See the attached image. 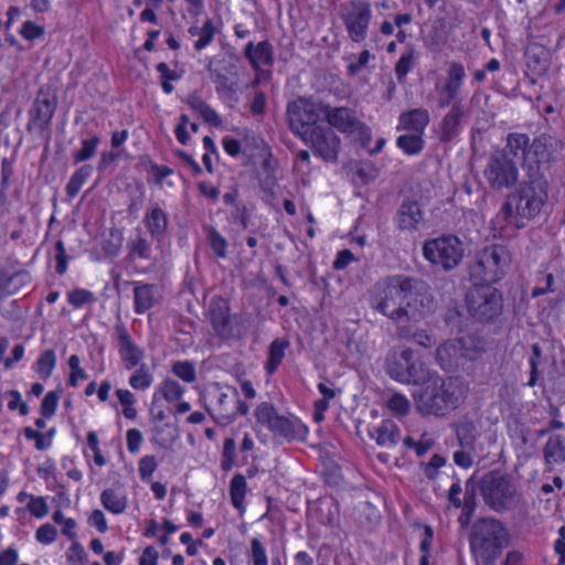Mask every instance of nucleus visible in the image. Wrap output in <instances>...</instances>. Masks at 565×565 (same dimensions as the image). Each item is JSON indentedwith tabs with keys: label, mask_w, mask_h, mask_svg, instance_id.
<instances>
[{
	"label": "nucleus",
	"mask_w": 565,
	"mask_h": 565,
	"mask_svg": "<svg viewBox=\"0 0 565 565\" xmlns=\"http://www.w3.org/2000/svg\"><path fill=\"white\" fill-rule=\"evenodd\" d=\"M370 305L395 327L402 322H420L435 310L429 287L423 280L406 275L380 279L370 291Z\"/></svg>",
	"instance_id": "obj_1"
},
{
	"label": "nucleus",
	"mask_w": 565,
	"mask_h": 565,
	"mask_svg": "<svg viewBox=\"0 0 565 565\" xmlns=\"http://www.w3.org/2000/svg\"><path fill=\"white\" fill-rule=\"evenodd\" d=\"M548 196L546 177L525 174L512 192L505 196L498 218L518 228L525 226L524 221L534 218L541 212Z\"/></svg>",
	"instance_id": "obj_2"
},
{
	"label": "nucleus",
	"mask_w": 565,
	"mask_h": 565,
	"mask_svg": "<svg viewBox=\"0 0 565 565\" xmlns=\"http://www.w3.org/2000/svg\"><path fill=\"white\" fill-rule=\"evenodd\" d=\"M468 541L476 565H494L510 545L511 534L500 520L483 516L471 524Z\"/></svg>",
	"instance_id": "obj_3"
},
{
	"label": "nucleus",
	"mask_w": 565,
	"mask_h": 565,
	"mask_svg": "<svg viewBox=\"0 0 565 565\" xmlns=\"http://www.w3.org/2000/svg\"><path fill=\"white\" fill-rule=\"evenodd\" d=\"M467 382L459 376H447L422 388L416 397L417 409L425 415L445 416L463 403Z\"/></svg>",
	"instance_id": "obj_4"
},
{
	"label": "nucleus",
	"mask_w": 565,
	"mask_h": 565,
	"mask_svg": "<svg viewBox=\"0 0 565 565\" xmlns=\"http://www.w3.org/2000/svg\"><path fill=\"white\" fill-rule=\"evenodd\" d=\"M465 302L468 315L480 323L497 321L504 308L502 291L490 284H476L470 287Z\"/></svg>",
	"instance_id": "obj_5"
},
{
	"label": "nucleus",
	"mask_w": 565,
	"mask_h": 565,
	"mask_svg": "<svg viewBox=\"0 0 565 565\" xmlns=\"http://www.w3.org/2000/svg\"><path fill=\"white\" fill-rule=\"evenodd\" d=\"M387 375L403 384H418L428 376L424 363L416 359L411 348H393L388 351L384 363Z\"/></svg>",
	"instance_id": "obj_6"
},
{
	"label": "nucleus",
	"mask_w": 565,
	"mask_h": 565,
	"mask_svg": "<svg viewBox=\"0 0 565 565\" xmlns=\"http://www.w3.org/2000/svg\"><path fill=\"white\" fill-rule=\"evenodd\" d=\"M477 483L484 503L491 510L502 512L510 508L516 487L508 475L492 470L483 475Z\"/></svg>",
	"instance_id": "obj_7"
},
{
	"label": "nucleus",
	"mask_w": 565,
	"mask_h": 565,
	"mask_svg": "<svg viewBox=\"0 0 565 565\" xmlns=\"http://www.w3.org/2000/svg\"><path fill=\"white\" fill-rule=\"evenodd\" d=\"M510 260L505 246L500 244L486 246L477 254L471 274L482 280V284L492 285L505 276Z\"/></svg>",
	"instance_id": "obj_8"
},
{
	"label": "nucleus",
	"mask_w": 565,
	"mask_h": 565,
	"mask_svg": "<svg viewBox=\"0 0 565 565\" xmlns=\"http://www.w3.org/2000/svg\"><path fill=\"white\" fill-rule=\"evenodd\" d=\"M423 254L429 263L449 271L461 263L463 245L455 235H441L427 241L423 246Z\"/></svg>",
	"instance_id": "obj_9"
},
{
	"label": "nucleus",
	"mask_w": 565,
	"mask_h": 565,
	"mask_svg": "<svg viewBox=\"0 0 565 565\" xmlns=\"http://www.w3.org/2000/svg\"><path fill=\"white\" fill-rule=\"evenodd\" d=\"M483 177L489 188L495 192L513 189L520 183L516 161L494 151L487 159Z\"/></svg>",
	"instance_id": "obj_10"
},
{
	"label": "nucleus",
	"mask_w": 565,
	"mask_h": 565,
	"mask_svg": "<svg viewBox=\"0 0 565 565\" xmlns=\"http://www.w3.org/2000/svg\"><path fill=\"white\" fill-rule=\"evenodd\" d=\"M562 148V141L548 135H541L530 141L527 174L545 177L548 164L558 159Z\"/></svg>",
	"instance_id": "obj_11"
},
{
	"label": "nucleus",
	"mask_w": 565,
	"mask_h": 565,
	"mask_svg": "<svg viewBox=\"0 0 565 565\" xmlns=\"http://www.w3.org/2000/svg\"><path fill=\"white\" fill-rule=\"evenodd\" d=\"M340 18L345 26L349 38L360 43L367 36L372 19L371 3L365 0H350L340 6Z\"/></svg>",
	"instance_id": "obj_12"
},
{
	"label": "nucleus",
	"mask_w": 565,
	"mask_h": 565,
	"mask_svg": "<svg viewBox=\"0 0 565 565\" xmlns=\"http://www.w3.org/2000/svg\"><path fill=\"white\" fill-rule=\"evenodd\" d=\"M320 108L313 102L306 98H298L288 104L287 119L290 129L299 135L301 139L308 136L316 127L320 118Z\"/></svg>",
	"instance_id": "obj_13"
},
{
	"label": "nucleus",
	"mask_w": 565,
	"mask_h": 565,
	"mask_svg": "<svg viewBox=\"0 0 565 565\" xmlns=\"http://www.w3.org/2000/svg\"><path fill=\"white\" fill-rule=\"evenodd\" d=\"M310 143L315 153L324 161L335 162L340 151V138L329 126L316 127L308 136L302 139Z\"/></svg>",
	"instance_id": "obj_14"
},
{
	"label": "nucleus",
	"mask_w": 565,
	"mask_h": 565,
	"mask_svg": "<svg viewBox=\"0 0 565 565\" xmlns=\"http://www.w3.org/2000/svg\"><path fill=\"white\" fill-rule=\"evenodd\" d=\"M56 105V96L41 88L30 109L28 131H32L33 129H38L40 132L45 131L55 114Z\"/></svg>",
	"instance_id": "obj_15"
},
{
	"label": "nucleus",
	"mask_w": 565,
	"mask_h": 565,
	"mask_svg": "<svg viewBox=\"0 0 565 565\" xmlns=\"http://www.w3.org/2000/svg\"><path fill=\"white\" fill-rule=\"evenodd\" d=\"M324 115L329 127H334L342 132H359L366 140L371 139L370 129L361 122L354 111L347 107L324 108Z\"/></svg>",
	"instance_id": "obj_16"
},
{
	"label": "nucleus",
	"mask_w": 565,
	"mask_h": 565,
	"mask_svg": "<svg viewBox=\"0 0 565 565\" xmlns=\"http://www.w3.org/2000/svg\"><path fill=\"white\" fill-rule=\"evenodd\" d=\"M209 317L215 333L222 339L233 337L230 305L222 297H214L209 305Z\"/></svg>",
	"instance_id": "obj_17"
},
{
	"label": "nucleus",
	"mask_w": 565,
	"mask_h": 565,
	"mask_svg": "<svg viewBox=\"0 0 565 565\" xmlns=\"http://www.w3.org/2000/svg\"><path fill=\"white\" fill-rule=\"evenodd\" d=\"M115 333L118 341V352L127 370L139 365L143 359V351L135 343L124 323L115 326Z\"/></svg>",
	"instance_id": "obj_18"
},
{
	"label": "nucleus",
	"mask_w": 565,
	"mask_h": 565,
	"mask_svg": "<svg viewBox=\"0 0 565 565\" xmlns=\"http://www.w3.org/2000/svg\"><path fill=\"white\" fill-rule=\"evenodd\" d=\"M424 221V211L415 199L405 198L399 204L395 222L401 231H417Z\"/></svg>",
	"instance_id": "obj_19"
},
{
	"label": "nucleus",
	"mask_w": 565,
	"mask_h": 565,
	"mask_svg": "<svg viewBox=\"0 0 565 565\" xmlns=\"http://www.w3.org/2000/svg\"><path fill=\"white\" fill-rule=\"evenodd\" d=\"M468 114V107L463 103H455L444 116L439 126V140L447 143L454 140L461 131V122Z\"/></svg>",
	"instance_id": "obj_20"
},
{
	"label": "nucleus",
	"mask_w": 565,
	"mask_h": 565,
	"mask_svg": "<svg viewBox=\"0 0 565 565\" xmlns=\"http://www.w3.org/2000/svg\"><path fill=\"white\" fill-rule=\"evenodd\" d=\"M530 148V137L526 134L510 132L507 136L505 146L502 149L495 150L498 154H505L510 160L521 158L522 167L527 174V152Z\"/></svg>",
	"instance_id": "obj_21"
},
{
	"label": "nucleus",
	"mask_w": 565,
	"mask_h": 565,
	"mask_svg": "<svg viewBox=\"0 0 565 565\" xmlns=\"http://www.w3.org/2000/svg\"><path fill=\"white\" fill-rule=\"evenodd\" d=\"M31 282V276L26 270L10 273L0 268V300L7 296L24 291Z\"/></svg>",
	"instance_id": "obj_22"
},
{
	"label": "nucleus",
	"mask_w": 565,
	"mask_h": 565,
	"mask_svg": "<svg viewBox=\"0 0 565 565\" xmlns=\"http://www.w3.org/2000/svg\"><path fill=\"white\" fill-rule=\"evenodd\" d=\"M376 444L388 450L397 446L402 440V433L396 423L391 419L383 420L377 427L369 433Z\"/></svg>",
	"instance_id": "obj_23"
},
{
	"label": "nucleus",
	"mask_w": 565,
	"mask_h": 565,
	"mask_svg": "<svg viewBox=\"0 0 565 565\" xmlns=\"http://www.w3.org/2000/svg\"><path fill=\"white\" fill-rule=\"evenodd\" d=\"M456 339L448 340L436 350V361L445 372H454L462 367L460 349Z\"/></svg>",
	"instance_id": "obj_24"
},
{
	"label": "nucleus",
	"mask_w": 565,
	"mask_h": 565,
	"mask_svg": "<svg viewBox=\"0 0 565 565\" xmlns=\"http://www.w3.org/2000/svg\"><path fill=\"white\" fill-rule=\"evenodd\" d=\"M234 394L231 396L224 392H217L216 405L212 409H207L215 418L218 425L226 426L236 418L235 407L233 406Z\"/></svg>",
	"instance_id": "obj_25"
},
{
	"label": "nucleus",
	"mask_w": 565,
	"mask_h": 565,
	"mask_svg": "<svg viewBox=\"0 0 565 565\" xmlns=\"http://www.w3.org/2000/svg\"><path fill=\"white\" fill-rule=\"evenodd\" d=\"M417 322H402L396 327V335L399 339L413 341L416 344L429 349L436 344V339L427 333L426 330L415 328Z\"/></svg>",
	"instance_id": "obj_26"
},
{
	"label": "nucleus",
	"mask_w": 565,
	"mask_h": 565,
	"mask_svg": "<svg viewBox=\"0 0 565 565\" xmlns=\"http://www.w3.org/2000/svg\"><path fill=\"white\" fill-rule=\"evenodd\" d=\"M245 56L256 70L270 65L274 61L273 46L268 41H262L256 45L248 42L245 46Z\"/></svg>",
	"instance_id": "obj_27"
},
{
	"label": "nucleus",
	"mask_w": 565,
	"mask_h": 565,
	"mask_svg": "<svg viewBox=\"0 0 565 565\" xmlns=\"http://www.w3.org/2000/svg\"><path fill=\"white\" fill-rule=\"evenodd\" d=\"M429 122V113L425 108H415L399 115V128L423 134Z\"/></svg>",
	"instance_id": "obj_28"
},
{
	"label": "nucleus",
	"mask_w": 565,
	"mask_h": 565,
	"mask_svg": "<svg viewBox=\"0 0 565 565\" xmlns=\"http://www.w3.org/2000/svg\"><path fill=\"white\" fill-rule=\"evenodd\" d=\"M466 79V70L460 62H450L446 68V76L441 86L443 92H449L460 96Z\"/></svg>",
	"instance_id": "obj_29"
},
{
	"label": "nucleus",
	"mask_w": 565,
	"mask_h": 565,
	"mask_svg": "<svg viewBox=\"0 0 565 565\" xmlns=\"http://www.w3.org/2000/svg\"><path fill=\"white\" fill-rule=\"evenodd\" d=\"M478 488V483L475 480V477H470L466 482V491L462 501V513L458 518V522L462 527H467L470 523V520L475 513L477 502H476V491Z\"/></svg>",
	"instance_id": "obj_30"
},
{
	"label": "nucleus",
	"mask_w": 565,
	"mask_h": 565,
	"mask_svg": "<svg viewBox=\"0 0 565 565\" xmlns=\"http://www.w3.org/2000/svg\"><path fill=\"white\" fill-rule=\"evenodd\" d=\"M526 64L535 74H544L550 67L548 52L539 44L530 45L525 51Z\"/></svg>",
	"instance_id": "obj_31"
},
{
	"label": "nucleus",
	"mask_w": 565,
	"mask_h": 565,
	"mask_svg": "<svg viewBox=\"0 0 565 565\" xmlns=\"http://www.w3.org/2000/svg\"><path fill=\"white\" fill-rule=\"evenodd\" d=\"M135 311L139 315L152 308L157 301V286L151 284L138 285L134 289Z\"/></svg>",
	"instance_id": "obj_32"
},
{
	"label": "nucleus",
	"mask_w": 565,
	"mask_h": 565,
	"mask_svg": "<svg viewBox=\"0 0 565 565\" xmlns=\"http://www.w3.org/2000/svg\"><path fill=\"white\" fill-rule=\"evenodd\" d=\"M543 457L547 465L565 462V443L562 436H551L543 447Z\"/></svg>",
	"instance_id": "obj_33"
},
{
	"label": "nucleus",
	"mask_w": 565,
	"mask_h": 565,
	"mask_svg": "<svg viewBox=\"0 0 565 565\" xmlns=\"http://www.w3.org/2000/svg\"><path fill=\"white\" fill-rule=\"evenodd\" d=\"M146 225L152 237H161L168 227V217L163 210L156 205L146 214Z\"/></svg>",
	"instance_id": "obj_34"
},
{
	"label": "nucleus",
	"mask_w": 565,
	"mask_h": 565,
	"mask_svg": "<svg viewBox=\"0 0 565 565\" xmlns=\"http://www.w3.org/2000/svg\"><path fill=\"white\" fill-rule=\"evenodd\" d=\"M102 504L114 514L122 513L127 508V498L115 489H105L100 494Z\"/></svg>",
	"instance_id": "obj_35"
},
{
	"label": "nucleus",
	"mask_w": 565,
	"mask_h": 565,
	"mask_svg": "<svg viewBox=\"0 0 565 565\" xmlns=\"http://www.w3.org/2000/svg\"><path fill=\"white\" fill-rule=\"evenodd\" d=\"M298 420L281 415L278 418V420H276V425L273 428L271 433L274 434L275 437H279L286 440H292L298 435Z\"/></svg>",
	"instance_id": "obj_36"
},
{
	"label": "nucleus",
	"mask_w": 565,
	"mask_h": 565,
	"mask_svg": "<svg viewBox=\"0 0 565 565\" xmlns=\"http://www.w3.org/2000/svg\"><path fill=\"white\" fill-rule=\"evenodd\" d=\"M280 416L281 415L277 413L275 406L267 402L260 403L255 409V418L257 424L266 427L270 431L275 427L276 420H278Z\"/></svg>",
	"instance_id": "obj_37"
},
{
	"label": "nucleus",
	"mask_w": 565,
	"mask_h": 565,
	"mask_svg": "<svg viewBox=\"0 0 565 565\" xmlns=\"http://www.w3.org/2000/svg\"><path fill=\"white\" fill-rule=\"evenodd\" d=\"M456 435L459 441V445L462 448L473 450L475 449V443L477 439V427L476 425L470 422H462L457 425L456 428Z\"/></svg>",
	"instance_id": "obj_38"
},
{
	"label": "nucleus",
	"mask_w": 565,
	"mask_h": 565,
	"mask_svg": "<svg viewBox=\"0 0 565 565\" xmlns=\"http://www.w3.org/2000/svg\"><path fill=\"white\" fill-rule=\"evenodd\" d=\"M458 341V349H460V358L462 361V365L467 361H476L478 360L482 353L483 348L477 343L472 338H459L456 339Z\"/></svg>",
	"instance_id": "obj_39"
},
{
	"label": "nucleus",
	"mask_w": 565,
	"mask_h": 565,
	"mask_svg": "<svg viewBox=\"0 0 565 565\" xmlns=\"http://www.w3.org/2000/svg\"><path fill=\"white\" fill-rule=\"evenodd\" d=\"M289 345L288 341L276 339L271 342L268 350L267 372L273 374L285 356V350Z\"/></svg>",
	"instance_id": "obj_40"
},
{
	"label": "nucleus",
	"mask_w": 565,
	"mask_h": 565,
	"mask_svg": "<svg viewBox=\"0 0 565 565\" xmlns=\"http://www.w3.org/2000/svg\"><path fill=\"white\" fill-rule=\"evenodd\" d=\"M93 172V167L90 164H84L78 170H76L71 177L68 183L66 184V193L68 196H76L83 184L90 177Z\"/></svg>",
	"instance_id": "obj_41"
},
{
	"label": "nucleus",
	"mask_w": 565,
	"mask_h": 565,
	"mask_svg": "<svg viewBox=\"0 0 565 565\" xmlns=\"http://www.w3.org/2000/svg\"><path fill=\"white\" fill-rule=\"evenodd\" d=\"M247 483L243 475H235L230 483V495L232 504L237 510H243Z\"/></svg>",
	"instance_id": "obj_42"
},
{
	"label": "nucleus",
	"mask_w": 565,
	"mask_h": 565,
	"mask_svg": "<svg viewBox=\"0 0 565 565\" xmlns=\"http://www.w3.org/2000/svg\"><path fill=\"white\" fill-rule=\"evenodd\" d=\"M422 134L403 135L397 138V146L407 154H416L424 148Z\"/></svg>",
	"instance_id": "obj_43"
},
{
	"label": "nucleus",
	"mask_w": 565,
	"mask_h": 565,
	"mask_svg": "<svg viewBox=\"0 0 565 565\" xmlns=\"http://www.w3.org/2000/svg\"><path fill=\"white\" fill-rule=\"evenodd\" d=\"M55 364L56 355L54 350H45L36 361V372L41 375L42 379H47L51 376Z\"/></svg>",
	"instance_id": "obj_44"
},
{
	"label": "nucleus",
	"mask_w": 565,
	"mask_h": 565,
	"mask_svg": "<svg viewBox=\"0 0 565 565\" xmlns=\"http://www.w3.org/2000/svg\"><path fill=\"white\" fill-rule=\"evenodd\" d=\"M158 392L167 402H174L182 397L184 388L177 381L172 379H166L160 384Z\"/></svg>",
	"instance_id": "obj_45"
},
{
	"label": "nucleus",
	"mask_w": 565,
	"mask_h": 565,
	"mask_svg": "<svg viewBox=\"0 0 565 565\" xmlns=\"http://www.w3.org/2000/svg\"><path fill=\"white\" fill-rule=\"evenodd\" d=\"M207 239L211 249L218 258L227 256V241L214 227L207 228Z\"/></svg>",
	"instance_id": "obj_46"
},
{
	"label": "nucleus",
	"mask_w": 565,
	"mask_h": 565,
	"mask_svg": "<svg viewBox=\"0 0 565 565\" xmlns=\"http://www.w3.org/2000/svg\"><path fill=\"white\" fill-rule=\"evenodd\" d=\"M100 139L98 136H93L92 138L82 140V148L73 153V159L75 163L86 161L94 157L96 152V148L99 145Z\"/></svg>",
	"instance_id": "obj_47"
},
{
	"label": "nucleus",
	"mask_w": 565,
	"mask_h": 565,
	"mask_svg": "<svg viewBox=\"0 0 565 565\" xmlns=\"http://www.w3.org/2000/svg\"><path fill=\"white\" fill-rule=\"evenodd\" d=\"M415 56V50L413 46H407L406 51L402 54L395 65V74L398 82H403L405 76L412 68V64Z\"/></svg>",
	"instance_id": "obj_48"
},
{
	"label": "nucleus",
	"mask_w": 565,
	"mask_h": 565,
	"mask_svg": "<svg viewBox=\"0 0 565 565\" xmlns=\"http://www.w3.org/2000/svg\"><path fill=\"white\" fill-rule=\"evenodd\" d=\"M387 408L397 416H405L411 411L409 399L401 393H394L386 402Z\"/></svg>",
	"instance_id": "obj_49"
},
{
	"label": "nucleus",
	"mask_w": 565,
	"mask_h": 565,
	"mask_svg": "<svg viewBox=\"0 0 565 565\" xmlns=\"http://www.w3.org/2000/svg\"><path fill=\"white\" fill-rule=\"evenodd\" d=\"M152 383V376L149 373L148 366L141 364L139 369L130 376L129 384L135 390H146Z\"/></svg>",
	"instance_id": "obj_50"
},
{
	"label": "nucleus",
	"mask_w": 565,
	"mask_h": 565,
	"mask_svg": "<svg viewBox=\"0 0 565 565\" xmlns=\"http://www.w3.org/2000/svg\"><path fill=\"white\" fill-rule=\"evenodd\" d=\"M175 376L186 383H192L196 380V372L194 365L188 361L175 362L172 366Z\"/></svg>",
	"instance_id": "obj_51"
},
{
	"label": "nucleus",
	"mask_w": 565,
	"mask_h": 565,
	"mask_svg": "<svg viewBox=\"0 0 565 565\" xmlns=\"http://www.w3.org/2000/svg\"><path fill=\"white\" fill-rule=\"evenodd\" d=\"M236 443L233 438H226L223 445L221 466L223 470H231L235 463Z\"/></svg>",
	"instance_id": "obj_52"
},
{
	"label": "nucleus",
	"mask_w": 565,
	"mask_h": 565,
	"mask_svg": "<svg viewBox=\"0 0 565 565\" xmlns=\"http://www.w3.org/2000/svg\"><path fill=\"white\" fill-rule=\"evenodd\" d=\"M249 558L253 565H267L268 563L266 550L262 542L256 537L250 541Z\"/></svg>",
	"instance_id": "obj_53"
},
{
	"label": "nucleus",
	"mask_w": 565,
	"mask_h": 565,
	"mask_svg": "<svg viewBox=\"0 0 565 565\" xmlns=\"http://www.w3.org/2000/svg\"><path fill=\"white\" fill-rule=\"evenodd\" d=\"M60 394L57 391H50L41 403V414L43 417H52L55 414Z\"/></svg>",
	"instance_id": "obj_54"
},
{
	"label": "nucleus",
	"mask_w": 565,
	"mask_h": 565,
	"mask_svg": "<svg viewBox=\"0 0 565 565\" xmlns=\"http://www.w3.org/2000/svg\"><path fill=\"white\" fill-rule=\"evenodd\" d=\"M201 34L199 40L194 43V47L198 51L205 49L213 40L215 35V28L211 20H206L201 28Z\"/></svg>",
	"instance_id": "obj_55"
},
{
	"label": "nucleus",
	"mask_w": 565,
	"mask_h": 565,
	"mask_svg": "<svg viewBox=\"0 0 565 565\" xmlns=\"http://www.w3.org/2000/svg\"><path fill=\"white\" fill-rule=\"evenodd\" d=\"M68 301L73 307L78 308L86 303L93 302L94 295L86 289H75L68 294Z\"/></svg>",
	"instance_id": "obj_56"
},
{
	"label": "nucleus",
	"mask_w": 565,
	"mask_h": 565,
	"mask_svg": "<svg viewBox=\"0 0 565 565\" xmlns=\"http://www.w3.org/2000/svg\"><path fill=\"white\" fill-rule=\"evenodd\" d=\"M158 462L154 456H145L139 460L138 471L142 480H148L156 471Z\"/></svg>",
	"instance_id": "obj_57"
},
{
	"label": "nucleus",
	"mask_w": 565,
	"mask_h": 565,
	"mask_svg": "<svg viewBox=\"0 0 565 565\" xmlns=\"http://www.w3.org/2000/svg\"><path fill=\"white\" fill-rule=\"evenodd\" d=\"M86 553L78 542H73L67 551L68 565H85Z\"/></svg>",
	"instance_id": "obj_58"
},
{
	"label": "nucleus",
	"mask_w": 565,
	"mask_h": 565,
	"mask_svg": "<svg viewBox=\"0 0 565 565\" xmlns=\"http://www.w3.org/2000/svg\"><path fill=\"white\" fill-rule=\"evenodd\" d=\"M531 349H532L533 358L530 360L531 372H530V380L527 382V385L534 386L536 384L537 377H539L537 359H540L542 356V349L537 343H534L531 347Z\"/></svg>",
	"instance_id": "obj_59"
},
{
	"label": "nucleus",
	"mask_w": 565,
	"mask_h": 565,
	"mask_svg": "<svg viewBox=\"0 0 565 565\" xmlns=\"http://www.w3.org/2000/svg\"><path fill=\"white\" fill-rule=\"evenodd\" d=\"M212 81L216 85V90L218 93H234V84L230 81V78L222 74L218 71H211Z\"/></svg>",
	"instance_id": "obj_60"
},
{
	"label": "nucleus",
	"mask_w": 565,
	"mask_h": 565,
	"mask_svg": "<svg viewBox=\"0 0 565 565\" xmlns=\"http://www.w3.org/2000/svg\"><path fill=\"white\" fill-rule=\"evenodd\" d=\"M20 33L25 40L32 41L42 38L44 35V29L32 21H25L22 24Z\"/></svg>",
	"instance_id": "obj_61"
},
{
	"label": "nucleus",
	"mask_w": 565,
	"mask_h": 565,
	"mask_svg": "<svg viewBox=\"0 0 565 565\" xmlns=\"http://www.w3.org/2000/svg\"><path fill=\"white\" fill-rule=\"evenodd\" d=\"M28 510L36 518H43L47 514L49 508L43 497H31Z\"/></svg>",
	"instance_id": "obj_62"
},
{
	"label": "nucleus",
	"mask_w": 565,
	"mask_h": 565,
	"mask_svg": "<svg viewBox=\"0 0 565 565\" xmlns=\"http://www.w3.org/2000/svg\"><path fill=\"white\" fill-rule=\"evenodd\" d=\"M56 273L63 275L67 270V255L62 241L55 243Z\"/></svg>",
	"instance_id": "obj_63"
},
{
	"label": "nucleus",
	"mask_w": 565,
	"mask_h": 565,
	"mask_svg": "<svg viewBox=\"0 0 565 565\" xmlns=\"http://www.w3.org/2000/svg\"><path fill=\"white\" fill-rule=\"evenodd\" d=\"M57 535L56 529L51 524L41 525L36 531V540L44 544H50L55 541Z\"/></svg>",
	"instance_id": "obj_64"
}]
</instances>
